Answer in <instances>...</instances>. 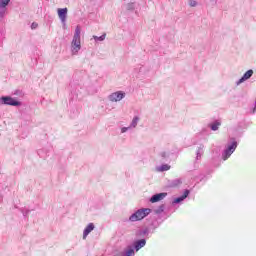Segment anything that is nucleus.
<instances>
[{
  "instance_id": "9",
  "label": "nucleus",
  "mask_w": 256,
  "mask_h": 256,
  "mask_svg": "<svg viewBox=\"0 0 256 256\" xmlns=\"http://www.w3.org/2000/svg\"><path fill=\"white\" fill-rule=\"evenodd\" d=\"M253 77V70H248L243 77L238 81V85L243 83V81H247V79H251Z\"/></svg>"
},
{
  "instance_id": "13",
  "label": "nucleus",
  "mask_w": 256,
  "mask_h": 256,
  "mask_svg": "<svg viewBox=\"0 0 256 256\" xmlns=\"http://www.w3.org/2000/svg\"><path fill=\"white\" fill-rule=\"evenodd\" d=\"M171 169V166L168 164H163L162 166L157 168V171L163 172V171H169Z\"/></svg>"
},
{
  "instance_id": "3",
  "label": "nucleus",
  "mask_w": 256,
  "mask_h": 256,
  "mask_svg": "<svg viewBox=\"0 0 256 256\" xmlns=\"http://www.w3.org/2000/svg\"><path fill=\"white\" fill-rule=\"evenodd\" d=\"M125 97V93L118 91V92H114L109 96L110 101H112V103H117V101H121V99H123Z\"/></svg>"
},
{
  "instance_id": "19",
  "label": "nucleus",
  "mask_w": 256,
  "mask_h": 256,
  "mask_svg": "<svg viewBox=\"0 0 256 256\" xmlns=\"http://www.w3.org/2000/svg\"><path fill=\"white\" fill-rule=\"evenodd\" d=\"M105 37H107V34H103V35L100 36V37L94 36V39H95L96 41H105Z\"/></svg>"
},
{
  "instance_id": "12",
  "label": "nucleus",
  "mask_w": 256,
  "mask_h": 256,
  "mask_svg": "<svg viewBox=\"0 0 256 256\" xmlns=\"http://www.w3.org/2000/svg\"><path fill=\"white\" fill-rule=\"evenodd\" d=\"M187 197H189V190H185L182 196L174 200V203H181V201H184V199H187Z\"/></svg>"
},
{
  "instance_id": "6",
  "label": "nucleus",
  "mask_w": 256,
  "mask_h": 256,
  "mask_svg": "<svg viewBox=\"0 0 256 256\" xmlns=\"http://www.w3.org/2000/svg\"><path fill=\"white\" fill-rule=\"evenodd\" d=\"M57 11L60 21H62V23H65V21H67V8H59Z\"/></svg>"
},
{
  "instance_id": "10",
  "label": "nucleus",
  "mask_w": 256,
  "mask_h": 256,
  "mask_svg": "<svg viewBox=\"0 0 256 256\" xmlns=\"http://www.w3.org/2000/svg\"><path fill=\"white\" fill-rule=\"evenodd\" d=\"M147 241L145 239L138 240L134 243V247L136 251H139V249H142L144 245H146Z\"/></svg>"
},
{
  "instance_id": "21",
  "label": "nucleus",
  "mask_w": 256,
  "mask_h": 256,
  "mask_svg": "<svg viewBox=\"0 0 256 256\" xmlns=\"http://www.w3.org/2000/svg\"><path fill=\"white\" fill-rule=\"evenodd\" d=\"M38 26L39 24H37L36 22H33L31 25V29H37Z\"/></svg>"
},
{
  "instance_id": "5",
  "label": "nucleus",
  "mask_w": 256,
  "mask_h": 256,
  "mask_svg": "<svg viewBox=\"0 0 256 256\" xmlns=\"http://www.w3.org/2000/svg\"><path fill=\"white\" fill-rule=\"evenodd\" d=\"M2 101L4 105H12L13 107H17L20 105L19 101L11 98V97H2Z\"/></svg>"
},
{
  "instance_id": "14",
  "label": "nucleus",
  "mask_w": 256,
  "mask_h": 256,
  "mask_svg": "<svg viewBox=\"0 0 256 256\" xmlns=\"http://www.w3.org/2000/svg\"><path fill=\"white\" fill-rule=\"evenodd\" d=\"M11 0H0V7L2 8V9H5V7H7L8 5H9V2H10Z\"/></svg>"
},
{
  "instance_id": "8",
  "label": "nucleus",
  "mask_w": 256,
  "mask_h": 256,
  "mask_svg": "<svg viewBox=\"0 0 256 256\" xmlns=\"http://www.w3.org/2000/svg\"><path fill=\"white\" fill-rule=\"evenodd\" d=\"M93 229H95V225L93 223L88 224L83 232V239H87V235H89Z\"/></svg>"
},
{
  "instance_id": "7",
  "label": "nucleus",
  "mask_w": 256,
  "mask_h": 256,
  "mask_svg": "<svg viewBox=\"0 0 256 256\" xmlns=\"http://www.w3.org/2000/svg\"><path fill=\"white\" fill-rule=\"evenodd\" d=\"M167 197V193H159L155 194L151 197L150 201L151 203H159V201H163V198Z\"/></svg>"
},
{
  "instance_id": "16",
  "label": "nucleus",
  "mask_w": 256,
  "mask_h": 256,
  "mask_svg": "<svg viewBox=\"0 0 256 256\" xmlns=\"http://www.w3.org/2000/svg\"><path fill=\"white\" fill-rule=\"evenodd\" d=\"M74 37H81V28L79 26L75 29Z\"/></svg>"
},
{
  "instance_id": "11",
  "label": "nucleus",
  "mask_w": 256,
  "mask_h": 256,
  "mask_svg": "<svg viewBox=\"0 0 256 256\" xmlns=\"http://www.w3.org/2000/svg\"><path fill=\"white\" fill-rule=\"evenodd\" d=\"M187 197H189V190H185L182 196L174 200V203H181V201H184V199H187Z\"/></svg>"
},
{
  "instance_id": "15",
  "label": "nucleus",
  "mask_w": 256,
  "mask_h": 256,
  "mask_svg": "<svg viewBox=\"0 0 256 256\" xmlns=\"http://www.w3.org/2000/svg\"><path fill=\"white\" fill-rule=\"evenodd\" d=\"M220 126H221L220 122H215L214 124L211 125V129L212 131H217V129H219Z\"/></svg>"
},
{
  "instance_id": "17",
  "label": "nucleus",
  "mask_w": 256,
  "mask_h": 256,
  "mask_svg": "<svg viewBox=\"0 0 256 256\" xmlns=\"http://www.w3.org/2000/svg\"><path fill=\"white\" fill-rule=\"evenodd\" d=\"M137 123H139V117H134L131 123V127H137Z\"/></svg>"
},
{
  "instance_id": "20",
  "label": "nucleus",
  "mask_w": 256,
  "mask_h": 256,
  "mask_svg": "<svg viewBox=\"0 0 256 256\" xmlns=\"http://www.w3.org/2000/svg\"><path fill=\"white\" fill-rule=\"evenodd\" d=\"M189 5L190 7H195L197 5V2L195 0H190Z\"/></svg>"
},
{
  "instance_id": "2",
  "label": "nucleus",
  "mask_w": 256,
  "mask_h": 256,
  "mask_svg": "<svg viewBox=\"0 0 256 256\" xmlns=\"http://www.w3.org/2000/svg\"><path fill=\"white\" fill-rule=\"evenodd\" d=\"M237 149V142H233L228 148L225 150L224 155H223V161H227L228 158L233 155L235 150Z\"/></svg>"
},
{
  "instance_id": "18",
  "label": "nucleus",
  "mask_w": 256,
  "mask_h": 256,
  "mask_svg": "<svg viewBox=\"0 0 256 256\" xmlns=\"http://www.w3.org/2000/svg\"><path fill=\"white\" fill-rule=\"evenodd\" d=\"M133 255H135V250L133 248H129L126 251V255L125 256H133Z\"/></svg>"
},
{
  "instance_id": "1",
  "label": "nucleus",
  "mask_w": 256,
  "mask_h": 256,
  "mask_svg": "<svg viewBox=\"0 0 256 256\" xmlns=\"http://www.w3.org/2000/svg\"><path fill=\"white\" fill-rule=\"evenodd\" d=\"M149 213H151V209L149 208L139 209L134 214H132L129 219L132 222L141 221L142 219H145V216L149 215Z\"/></svg>"
},
{
  "instance_id": "22",
  "label": "nucleus",
  "mask_w": 256,
  "mask_h": 256,
  "mask_svg": "<svg viewBox=\"0 0 256 256\" xmlns=\"http://www.w3.org/2000/svg\"><path fill=\"white\" fill-rule=\"evenodd\" d=\"M127 129H129V128H127V127L122 128V129H121L122 133H126V132H127Z\"/></svg>"
},
{
  "instance_id": "4",
  "label": "nucleus",
  "mask_w": 256,
  "mask_h": 256,
  "mask_svg": "<svg viewBox=\"0 0 256 256\" xmlns=\"http://www.w3.org/2000/svg\"><path fill=\"white\" fill-rule=\"evenodd\" d=\"M73 51L77 53L81 49V37L74 36L72 40Z\"/></svg>"
}]
</instances>
